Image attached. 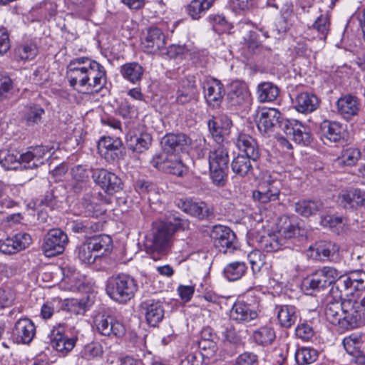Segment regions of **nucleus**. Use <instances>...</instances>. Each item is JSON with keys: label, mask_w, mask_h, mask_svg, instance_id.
I'll use <instances>...</instances> for the list:
<instances>
[{"label": "nucleus", "mask_w": 365, "mask_h": 365, "mask_svg": "<svg viewBox=\"0 0 365 365\" xmlns=\"http://www.w3.org/2000/svg\"><path fill=\"white\" fill-rule=\"evenodd\" d=\"M188 226L187 221L178 217H173V222L168 220L153 224L152 233L146 238V247L150 250L154 260L165 255V250L170 246L174 233L178 230H185Z\"/></svg>", "instance_id": "obj_1"}, {"label": "nucleus", "mask_w": 365, "mask_h": 365, "mask_svg": "<svg viewBox=\"0 0 365 365\" xmlns=\"http://www.w3.org/2000/svg\"><path fill=\"white\" fill-rule=\"evenodd\" d=\"M138 284L134 277L126 273L113 274L106 281V292L114 302L125 304L134 298Z\"/></svg>", "instance_id": "obj_2"}, {"label": "nucleus", "mask_w": 365, "mask_h": 365, "mask_svg": "<svg viewBox=\"0 0 365 365\" xmlns=\"http://www.w3.org/2000/svg\"><path fill=\"white\" fill-rule=\"evenodd\" d=\"M351 300L339 301L329 298L324 309V314L328 322L341 329H351L349 313Z\"/></svg>", "instance_id": "obj_3"}, {"label": "nucleus", "mask_w": 365, "mask_h": 365, "mask_svg": "<svg viewBox=\"0 0 365 365\" xmlns=\"http://www.w3.org/2000/svg\"><path fill=\"white\" fill-rule=\"evenodd\" d=\"M106 71L101 63L94 61L77 81L76 86L85 90V93H98L106 85Z\"/></svg>", "instance_id": "obj_4"}, {"label": "nucleus", "mask_w": 365, "mask_h": 365, "mask_svg": "<svg viewBox=\"0 0 365 365\" xmlns=\"http://www.w3.org/2000/svg\"><path fill=\"white\" fill-rule=\"evenodd\" d=\"M68 243V237L65 232L59 228L48 230L44 236L41 250L47 257L62 254Z\"/></svg>", "instance_id": "obj_5"}, {"label": "nucleus", "mask_w": 365, "mask_h": 365, "mask_svg": "<svg viewBox=\"0 0 365 365\" xmlns=\"http://www.w3.org/2000/svg\"><path fill=\"white\" fill-rule=\"evenodd\" d=\"M282 186L280 180L269 175L260 182L258 190L253 192V197L261 203L276 201L279 200Z\"/></svg>", "instance_id": "obj_6"}, {"label": "nucleus", "mask_w": 365, "mask_h": 365, "mask_svg": "<svg viewBox=\"0 0 365 365\" xmlns=\"http://www.w3.org/2000/svg\"><path fill=\"white\" fill-rule=\"evenodd\" d=\"M281 130L297 144L307 145L312 141L309 128L297 120L284 119L281 122Z\"/></svg>", "instance_id": "obj_7"}, {"label": "nucleus", "mask_w": 365, "mask_h": 365, "mask_svg": "<svg viewBox=\"0 0 365 365\" xmlns=\"http://www.w3.org/2000/svg\"><path fill=\"white\" fill-rule=\"evenodd\" d=\"M191 138L182 133H168L161 140L163 150L165 153L176 155L180 153H187L191 148Z\"/></svg>", "instance_id": "obj_8"}, {"label": "nucleus", "mask_w": 365, "mask_h": 365, "mask_svg": "<svg viewBox=\"0 0 365 365\" xmlns=\"http://www.w3.org/2000/svg\"><path fill=\"white\" fill-rule=\"evenodd\" d=\"M178 206L184 212L199 220H210L215 216L213 206L205 201L180 200Z\"/></svg>", "instance_id": "obj_9"}, {"label": "nucleus", "mask_w": 365, "mask_h": 365, "mask_svg": "<svg viewBox=\"0 0 365 365\" xmlns=\"http://www.w3.org/2000/svg\"><path fill=\"white\" fill-rule=\"evenodd\" d=\"M92 178L106 194L112 195L123 189L122 180L114 173L106 169H96L92 173Z\"/></svg>", "instance_id": "obj_10"}, {"label": "nucleus", "mask_w": 365, "mask_h": 365, "mask_svg": "<svg viewBox=\"0 0 365 365\" xmlns=\"http://www.w3.org/2000/svg\"><path fill=\"white\" fill-rule=\"evenodd\" d=\"M284 120L282 113L275 108L262 109L258 113L256 123L258 130L263 134H267L281 129V122Z\"/></svg>", "instance_id": "obj_11"}, {"label": "nucleus", "mask_w": 365, "mask_h": 365, "mask_svg": "<svg viewBox=\"0 0 365 365\" xmlns=\"http://www.w3.org/2000/svg\"><path fill=\"white\" fill-rule=\"evenodd\" d=\"M98 332L106 336L122 337L125 333L124 325L112 316L98 314L93 320Z\"/></svg>", "instance_id": "obj_12"}, {"label": "nucleus", "mask_w": 365, "mask_h": 365, "mask_svg": "<svg viewBox=\"0 0 365 365\" xmlns=\"http://www.w3.org/2000/svg\"><path fill=\"white\" fill-rule=\"evenodd\" d=\"M361 106L360 99L351 93L342 95L336 102L338 115L348 122L359 115Z\"/></svg>", "instance_id": "obj_13"}, {"label": "nucleus", "mask_w": 365, "mask_h": 365, "mask_svg": "<svg viewBox=\"0 0 365 365\" xmlns=\"http://www.w3.org/2000/svg\"><path fill=\"white\" fill-rule=\"evenodd\" d=\"M165 36L158 27L148 28L141 40L142 48L148 53H158L165 49Z\"/></svg>", "instance_id": "obj_14"}, {"label": "nucleus", "mask_w": 365, "mask_h": 365, "mask_svg": "<svg viewBox=\"0 0 365 365\" xmlns=\"http://www.w3.org/2000/svg\"><path fill=\"white\" fill-rule=\"evenodd\" d=\"M232 122L230 118L224 113L212 115L207 121V127L212 138L218 144L224 141L230 133Z\"/></svg>", "instance_id": "obj_15"}, {"label": "nucleus", "mask_w": 365, "mask_h": 365, "mask_svg": "<svg viewBox=\"0 0 365 365\" xmlns=\"http://www.w3.org/2000/svg\"><path fill=\"white\" fill-rule=\"evenodd\" d=\"M99 153L108 161L115 162L123 158V147L118 138L103 137L98 142Z\"/></svg>", "instance_id": "obj_16"}, {"label": "nucleus", "mask_w": 365, "mask_h": 365, "mask_svg": "<svg viewBox=\"0 0 365 365\" xmlns=\"http://www.w3.org/2000/svg\"><path fill=\"white\" fill-rule=\"evenodd\" d=\"M199 91L194 76L182 78L176 91L175 102L180 105H186L192 101H196Z\"/></svg>", "instance_id": "obj_17"}, {"label": "nucleus", "mask_w": 365, "mask_h": 365, "mask_svg": "<svg viewBox=\"0 0 365 365\" xmlns=\"http://www.w3.org/2000/svg\"><path fill=\"white\" fill-rule=\"evenodd\" d=\"M36 334V327L28 318L19 319L12 329V337L16 344H29Z\"/></svg>", "instance_id": "obj_18"}, {"label": "nucleus", "mask_w": 365, "mask_h": 365, "mask_svg": "<svg viewBox=\"0 0 365 365\" xmlns=\"http://www.w3.org/2000/svg\"><path fill=\"white\" fill-rule=\"evenodd\" d=\"M319 130L321 139L325 144L344 140L345 130L339 122L324 120L321 123Z\"/></svg>", "instance_id": "obj_19"}, {"label": "nucleus", "mask_w": 365, "mask_h": 365, "mask_svg": "<svg viewBox=\"0 0 365 365\" xmlns=\"http://www.w3.org/2000/svg\"><path fill=\"white\" fill-rule=\"evenodd\" d=\"M55 150L53 146L38 145L29 148V150L23 153V163L25 168H36L44 163V159L51 156V152Z\"/></svg>", "instance_id": "obj_20"}, {"label": "nucleus", "mask_w": 365, "mask_h": 365, "mask_svg": "<svg viewBox=\"0 0 365 365\" xmlns=\"http://www.w3.org/2000/svg\"><path fill=\"white\" fill-rule=\"evenodd\" d=\"M31 242L30 235L19 232L11 237L0 241V252L6 255H13L26 249Z\"/></svg>", "instance_id": "obj_21"}, {"label": "nucleus", "mask_w": 365, "mask_h": 365, "mask_svg": "<svg viewBox=\"0 0 365 365\" xmlns=\"http://www.w3.org/2000/svg\"><path fill=\"white\" fill-rule=\"evenodd\" d=\"M337 202L349 210H354L359 207H365V191L358 188L344 190L339 194Z\"/></svg>", "instance_id": "obj_22"}, {"label": "nucleus", "mask_w": 365, "mask_h": 365, "mask_svg": "<svg viewBox=\"0 0 365 365\" xmlns=\"http://www.w3.org/2000/svg\"><path fill=\"white\" fill-rule=\"evenodd\" d=\"M230 319L237 323H250L259 317L257 309L243 301L235 302L230 313Z\"/></svg>", "instance_id": "obj_23"}, {"label": "nucleus", "mask_w": 365, "mask_h": 365, "mask_svg": "<svg viewBox=\"0 0 365 365\" xmlns=\"http://www.w3.org/2000/svg\"><path fill=\"white\" fill-rule=\"evenodd\" d=\"M77 337H68L63 334L62 327L51 331V344L52 347L63 356H66L76 346Z\"/></svg>", "instance_id": "obj_24"}, {"label": "nucleus", "mask_w": 365, "mask_h": 365, "mask_svg": "<svg viewBox=\"0 0 365 365\" xmlns=\"http://www.w3.org/2000/svg\"><path fill=\"white\" fill-rule=\"evenodd\" d=\"M145 310L147 323L151 327H156L164 318L165 309L163 303L159 299H150L141 304Z\"/></svg>", "instance_id": "obj_25"}, {"label": "nucleus", "mask_w": 365, "mask_h": 365, "mask_svg": "<svg viewBox=\"0 0 365 365\" xmlns=\"http://www.w3.org/2000/svg\"><path fill=\"white\" fill-rule=\"evenodd\" d=\"M235 145L238 150L245 156L250 157L253 162L260 157V149L257 140L246 133H240L236 139Z\"/></svg>", "instance_id": "obj_26"}, {"label": "nucleus", "mask_w": 365, "mask_h": 365, "mask_svg": "<svg viewBox=\"0 0 365 365\" xmlns=\"http://www.w3.org/2000/svg\"><path fill=\"white\" fill-rule=\"evenodd\" d=\"M94 61L86 56L75 58L70 61L67 66L66 75L71 87L76 86L77 81L82 76L90 63Z\"/></svg>", "instance_id": "obj_27"}, {"label": "nucleus", "mask_w": 365, "mask_h": 365, "mask_svg": "<svg viewBox=\"0 0 365 365\" xmlns=\"http://www.w3.org/2000/svg\"><path fill=\"white\" fill-rule=\"evenodd\" d=\"M205 89V98L207 103L213 108H218L225 95L224 86L220 80L212 79L207 82Z\"/></svg>", "instance_id": "obj_28"}, {"label": "nucleus", "mask_w": 365, "mask_h": 365, "mask_svg": "<svg viewBox=\"0 0 365 365\" xmlns=\"http://www.w3.org/2000/svg\"><path fill=\"white\" fill-rule=\"evenodd\" d=\"M227 98L232 106H242L249 103L250 93L246 83L240 81H234L230 83Z\"/></svg>", "instance_id": "obj_29"}, {"label": "nucleus", "mask_w": 365, "mask_h": 365, "mask_svg": "<svg viewBox=\"0 0 365 365\" xmlns=\"http://www.w3.org/2000/svg\"><path fill=\"white\" fill-rule=\"evenodd\" d=\"M274 313L280 327L286 329L294 325L299 318L297 309L293 305L277 304Z\"/></svg>", "instance_id": "obj_30"}, {"label": "nucleus", "mask_w": 365, "mask_h": 365, "mask_svg": "<svg viewBox=\"0 0 365 365\" xmlns=\"http://www.w3.org/2000/svg\"><path fill=\"white\" fill-rule=\"evenodd\" d=\"M353 293L354 289L351 287L346 276L340 273L339 277L331 284L329 298L339 301L349 300L346 298Z\"/></svg>", "instance_id": "obj_31"}, {"label": "nucleus", "mask_w": 365, "mask_h": 365, "mask_svg": "<svg viewBox=\"0 0 365 365\" xmlns=\"http://www.w3.org/2000/svg\"><path fill=\"white\" fill-rule=\"evenodd\" d=\"M319 106V100L314 94L304 92L296 97L294 101L295 109L302 113H309Z\"/></svg>", "instance_id": "obj_32"}, {"label": "nucleus", "mask_w": 365, "mask_h": 365, "mask_svg": "<svg viewBox=\"0 0 365 365\" xmlns=\"http://www.w3.org/2000/svg\"><path fill=\"white\" fill-rule=\"evenodd\" d=\"M253 160L243 154H238L231 162L232 172L242 178L254 175Z\"/></svg>", "instance_id": "obj_33"}, {"label": "nucleus", "mask_w": 365, "mask_h": 365, "mask_svg": "<svg viewBox=\"0 0 365 365\" xmlns=\"http://www.w3.org/2000/svg\"><path fill=\"white\" fill-rule=\"evenodd\" d=\"M294 210L299 215L308 217L317 215L324 209V203L320 200H301L294 203Z\"/></svg>", "instance_id": "obj_34"}, {"label": "nucleus", "mask_w": 365, "mask_h": 365, "mask_svg": "<svg viewBox=\"0 0 365 365\" xmlns=\"http://www.w3.org/2000/svg\"><path fill=\"white\" fill-rule=\"evenodd\" d=\"M359 341L356 336H350L344 338L343 345L346 352L352 357L351 361L359 364H365V355L359 349Z\"/></svg>", "instance_id": "obj_35"}, {"label": "nucleus", "mask_w": 365, "mask_h": 365, "mask_svg": "<svg viewBox=\"0 0 365 365\" xmlns=\"http://www.w3.org/2000/svg\"><path fill=\"white\" fill-rule=\"evenodd\" d=\"M349 320L352 329L365 325V296L360 301H352Z\"/></svg>", "instance_id": "obj_36"}, {"label": "nucleus", "mask_w": 365, "mask_h": 365, "mask_svg": "<svg viewBox=\"0 0 365 365\" xmlns=\"http://www.w3.org/2000/svg\"><path fill=\"white\" fill-rule=\"evenodd\" d=\"M23 154L11 149L0 150V165L5 170H15L23 163Z\"/></svg>", "instance_id": "obj_37"}, {"label": "nucleus", "mask_w": 365, "mask_h": 365, "mask_svg": "<svg viewBox=\"0 0 365 365\" xmlns=\"http://www.w3.org/2000/svg\"><path fill=\"white\" fill-rule=\"evenodd\" d=\"M209 168H228L229 155L226 148L219 145L208 155Z\"/></svg>", "instance_id": "obj_38"}, {"label": "nucleus", "mask_w": 365, "mask_h": 365, "mask_svg": "<svg viewBox=\"0 0 365 365\" xmlns=\"http://www.w3.org/2000/svg\"><path fill=\"white\" fill-rule=\"evenodd\" d=\"M152 143V137L148 133H142L139 135L130 136L127 138L128 148L141 153L147 150Z\"/></svg>", "instance_id": "obj_39"}, {"label": "nucleus", "mask_w": 365, "mask_h": 365, "mask_svg": "<svg viewBox=\"0 0 365 365\" xmlns=\"http://www.w3.org/2000/svg\"><path fill=\"white\" fill-rule=\"evenodd\" d=\"M120 72L125 80L136 84L141 81L144 68L136 62L127 63L120 67Z\"/></svg>", "instance_id": "obj_40"}, {"label": "nucleus", "mask_w": 365, "mask_h": 365, "mask_svg": "<svg viewBox=\"0 0 365 365\" xmlns=\"http://www.w3.org/2000/svg\"><path fill=\"white\" fill-rule=\"evenodd\" d=\"M215 0H192L187 6L188 15L192 19H199L213 5Z\"/></svg>", "instance_id": "obj_41"}, {"label": "nucleus", "mask_w": 365, "mask_h": 365, "mask_svg": "<svg viewBox=\"0 0 365 365\" xmlns=\"http://www.w3.org/2000/svg\"><path fill=\"white\" fill-rule=\"evenodd\" d=\"M260 248L267 252H272L282 249L284 246L277 232L269 233L267 235L261 237L259 240Z\"/></svg>", "instance_id": "obj_42"}, {"label": "nucleus", "mask_w": 365, "mask_h": 365, "mask_svg": "<svg viewBox=\"0 0 365 365\" xmlns=\"http://www.w3.org/2000/svg\"><path fill=\"white\" fill-rule=\"evenodd\" d=\"M244 41L248 51L252 54L260 55L270 51L269 47L264 46L259 41V35L255 31H250L244 37Z\"/></svg>", "instance_id": "obj_43"}, {"label": "nucleus", "mask_w": 365, "mask_h": 365, "mask_svg": "<svg viewBox=\"0 0 365 365\" xmlns=\"http://www.w3.org/2000/svg\"><path fill=\"white\" fill-rule=\"evenodd\" d=\"M279 88L272 82H263L258 85L257 94L260 102H271L279 96Z\"/></svg>", "instance_id": "obj_44"}, {"label": "nucleus", "mask_w": 365, "mask_h": 365, "mask_svg": "<svg viewBox=\"0 0 365 365\" xmlns=\"http://www.w3.org/2000/svg\"><path fill=\"white\" fill-rule=\"evenodd\" d=\"M252 337L257 344L267 346L272 344L276 338V335L272 327L264 326L255 330Z\"/></svg>", "instance_id": "obj_45"}, {"label": "nucleus", "mask_w": 365, "mask_h": 365, "mask_svg": "<svg viewBox=\"0 0 365 365\" xmlns=\"http://www.w3.org/2000/svg\"><path fill=\"white\" fill-rule=\"evenodd\" d=\"M247 267L244 262L236 261L228 264L224 268V275L229 281L242 278L246 273Z\"/></svg>", "instance_id": "obj_46"}, {"label": "nucleus", "mask_w": 365, "mask_h": 365, "mask_svg": "<svg viewBox=\"0 0 365 365\" xmlns=\"http://www.w3.org/2000/svg\"><path fill=\"white\" fill-rule=\"evenodd\" d=\"M317 350L307 346H300L296 350L294 357L298 365H307L314 362L318 358Z\"/></svg>", "instance_id": "obj_47"}, {"label": "nucleus", "mask_w": 365, "mask_h": 365, "mask_svg": "<svg viewBox=\"0 0 365 365\" xmlns=\"http://www.w3.org/2000/svg\"><path fill=\"white\" fill-rule=\"evenodd\" d=\"M91 170L83 165H77L72 168L71 175L76 183L73 185L75 192L82 190L89 180Z\"/></svg>", "instance_id": "obj_48"}, {"label": "nucleus", "mask_w": 365, "mask_h": 365, "mask_svg": "<svg viewBox=\"0 0 365 365\" xmlns=\"http://www.w3.org/2000/svg\"><path fill=\"white\" fill-rule=\"evenodd\" d=\"M103 353V346L96 341L86 344L80 352V356L86 361H91L101 357Z\"/></svg>", "instance_id": "obj_49"}, {"label": "nucleus", "mask_w": 365, "mask_h": 365, "mask_svg": "<svg viewBox=\"0 0 365 365\" xmlns=\"http://www.w3.org/2000/svg\"><path fill=\"white\" fill-rule=\"evenodd\" d=\"M163 171L174 175L182 176L186 172V168L178 155L170 154L165 167L163 168Z\"/></svg>", "instance_id": "obj_50"}, {"label": "nucleus", "mask_w": 365, "mask_h": 365, "mask_svg": "<svg viewBox=\"0 0 365 365\" xmlns=\"http://www.w3.org/2000/svg\"><path fill=\"white\" fill-rule=\"evenodd\" d=\"M277 232L285 244L287 240L299 235L300 229L297 223L292 222L289 219H286Z\"/></svg>", "instance_id": "obj_51"}, {"label": "nucleus", "mask_w": 365, "mask_h": 365, "mask_svg": "<svg viewBox=\"0 0 365 365\" xmlns=\"http://www.w3.org/2000/svg\"><path fill=\"white\" fill-rule=\"evenodd\" d=\"M330 16L326 13L322 14L317 18L311 29L315 30L320 35L321 39H325L330 31Z\"/></svg>", "instance_id": "obj_52"}, {"label": "nucleus", "mask_w": 365, "mask_h": 365, "mask_svg": "<svg viewBox=\"0 0 365 365\" xmlns=\"http://www.w3.org/2000/svg\"><path fill=\"white\" fill-rule=\"evenodd\" d=\"M222 341L230 344L236 347L243 344L242 331L237 330L234 326L230 325L225 327L222 333Z\"/></svg>", "instance_id": "obj_53"}, {"label": "nucleus", "mask_w": 365, "mask_h": 365, "mask_svg": "<svg viewBox=\"0 0 365 365\" xmlns=\"http://www.w3.org/2000/svg\"><path fill=\"white\" fill-rule=\"evenodd\" d=\"M93 252L108 251L112 246V239L107 235L93 236L88 240Z\"/></svg>", "instance_id": "obj_54"}, {"label": "nucleus", "mask_w": 365, "mask_h": 365, "mask_svg": "<svg viewBox=\"0 0 365 365\" xmlns=\"http://www.w3.org/2000/svg\"><path fill=\"white\" fill-rule=\"evenodd\" d=\"M94 252L88 240L77 247L76 250L78 259L84 264H92L95 262L98 255H94Z\"/></svg>", "instance_id": "obj_55"}, {"label": "nucleus", "mask_w": 365, "mask_h": 365, "mask_svg": "<svg viewBox=\"0 0 365 365\" xmlns=\"http://www.w3.org/2000/svg\"><path fill=\"white\" fill-rule=\"evenodd\" d=\"M101 225L90 220L73 222L71 230L76 233H84L86 235L98 231Z\"/></svg>", "instance_id": "obj_56"}, {"label": "nucleus", "mask_w": 365, "mask_h": 365, "mask_svg": "<svg viewBox=\"0 0 365 365\" xmlns=\"http://www.w3.org/2000/svg\"><path fill=\"white\" fill-rule=\"evenodd\" d=\"M351 285L356 290L365 289V272L361 269L350 271L345 274Z\"/></svg>", "instance_id": "obj_57"}, {"label": "nucleus", "mask_w": 365, "mask_h": 365, "mask_svg": "<svg viewBox=\"0 0 365 365\" xmlns=\"http://www.w3.org/2000/svg\"><path fill=\"white\" fill-rule=\"evenodd\" d=\"M317 270L303 281V286L306 290L320 291L327 287L325 282L320 278Z\"/></svg>", "instance_id": "obj_58"}, {"label": "nucleus", "mask_w": 365, "mask_h": 365, "mask_svg": "<svg viewBox=\"0 0 365 365\" xmlns=\"http://www.w3.org/2000/svg\"><path fill=\"white\" fill-rule=\"evenodd\" d=\"M362 156V153L357 148L350 147L343 150L340 163L348 166L354 165L359 158Z\"/></svg>", "instance_id": "obj_59"}, {"label": "nucleus", "mask_w": 365, "mask_h": 365, "mask_svg": "<svg viewBox=\"0 0 365 365\" xmlns=\"http://www.w3.org/2000/svg\"><path fill=\"white\" fill-rule=\"evenodd\" d=\"M317 272L325 282L327 287L331 286L339 277L341 273L338 269L330 266L322 267L317 269Z\"/></svg>", "instance_id": "obj_60"}, {"label": "nucleus", "mask_w": 365, "mask_h": 365, "mask_svg": "<svg viewBox=\"0 0 365 365\" xmlns=\"http://www.w3.org/2000/svg\"><path fill=\"white\" fill-rule=\"evenodd\" d=\"M322 226L329 227L334 232L339 233L343 229V218L339 216L327 215L321 217Z\"/></svg>", "instance_id": "obj_61"}, {"label": "nucleus", "mask_w": 365, "mask_h": 365, "mask_svg": "<svg viewBox=\"0 0 365 365\" xmlns=\"http://www.w3.org/2000/svg\"><path fill=\"white\" fill-rule=\"evenodd\" d=\"M248 259L254 274L259 273L265 265L266 257L259 250H253L248 255Z\"/></svg>", "instance_id": "obj_62"}, {"label": "nucleus", "mask_w": 365, "mask_h": 365, "mask_svg": "<svg viewBox=\"0 0 365 365\" xmlns=\"http://www.w3.org/2000/svg\"><path fill=\"white\" fill-rule=\"evenodd\" d=\"M14 83L8 76H0V102L9 100L13 96Z\"/></svg>", "instance_id": "obj_63"}, {"label": "nucleus", "mask_w": 365, "mask_h": 365, "mask_svg": "<svg viewBox=\"0 0 365 365\" xmlns=\"http://www.w3.org/2000/svg\"><path fill=\"white\" fill-rule=\"evenodd\" d=\"M227 232L228 235L223 240L224 243L218 248L219 251L224 254L232 253L239 247V243L235 233L232 230Z\"/></svg>", "instance_id": "obj_64"}]
</instances>
